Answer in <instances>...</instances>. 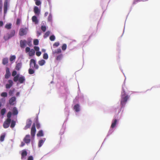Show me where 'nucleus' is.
Instances as JSON below:
<instances>
[{"label": "nucleus", "mask_w": 160, "mask_h": 160, "mask_svg": "<svg viewBox=\"0 0 160 160\" xmlns=\"http://www.w3.org/2000/svg\"><path fill=\"white\" fill-rule=\"evenodd\" d=\"M3 24V22L2 21H0V27H2Z\"/></svg>", "instance_id": "nucleus-56"}, {"label": "nucleus", "mask_w": 160, "mask_h": 160, "mask_svg": "<svg viewBox=\"0 0 160 160\" xmlns=\"http://www.w3.org/2000/svg\"><path fill=\"white\" fill-rule=\"evenodd\" d=\"M13 114L14 115H17L18 113V110L16 107H14L12 109Z\"/></svg>", "instance_id": "nucleus-23"}, {"label": "nucleus", "mask_w": 160, "mask_h": 160, "mask_svg": "<svg viewBox=\"0 0 160 160\" xmlns=\"http://www.w3.org/2000/svg\"><path fill=\"white\" fill-rule=\"evenodd\" d=\"M7 93L6 92H2L1 94V96L2 97H6L7 96Z\"/></svg>", "instance_id": "nucleus-32"}, {"label": "nucleus", "mask_w": 160, "mask_h": 160, "mask_svg": "<svg viewBox=\"0 0 160 160\" xmlns=\"http://www.w3.org/2000/svg\"><path fill=\"white\" fill-rule=\"evenodd\" d=\"M43 58L45 59H47L48 58V56L47 53H44L43 55Z\"/></svg>", "instance_id": "nucleus-36"}, {"label": "nucleus", "mask_w": 160, "mask_h": 160, "mask_svg": "<svg viewBox=\"0 0 160 160\" xmlns=\"http://www.w3.org/2000/svg\"><path fill=\"white\" fill-rule=\"evenodd\" d=\"M16 58V57L15 55H13L11 56L10 58V61H12L13 60H15Z\"/></svg>", "instance_id": "nucleus-42"}, {"label": "nucleus", "mask_w": 160, "mask_h": 160, "mask_svg": "<svg viewBox=\"0 0 160 160\" xmlns=\"http://www.w3.org/2000/svg\"><path fill=\"white\" fill-rule=\"evenodd\" d=\"M33 64L34 68L36 69H38L39 68V66L36 63V61L33 59H32L30 60V66L31 67L32 65Z\"/></svg>", "instance_id": "nucleus-6"}, {"label": "nucleus", "mask_w": 160, "mask_h": 160, "mask_svg": "<svg viewBox=\"0 0 160 160\" xmlns=\"http://www.w3.org/2000/svg\"><path fill=\"white\" fill-rule=\"evenodd\" d=\"M36 132L35 124L34 123L32 124L31 131V135L32 137H34L35 136Z\"/></svg>", "instance_id": "nucleus-8"}, {"label": "nucleus", "mask_w": 160, "mask_h": 160, "mask_svg": "<svg viewBox=\"0 0 160 160\" xmlns=\"http://www.w3.org/2000/svg\"><path fill=\"white\" fill-rule=\"evenodd\" d=\"M19 92H18L17 93L16 95H17H17H19Z\"/></svg>", "instance_id": "nucleus-61"}, {"label": "nucleus", "mask_w": 160, "mask_h": 160, "mask_svg": "<svg viewBox=\"0 0 160 160\" xmlns=\"http://www.w3.org/2000/svg\"><path fill=\"white\" fill-rule=\"evenodd\" d=\"M37 34L38 35V36H39L41 34V32L39 31H37Z\"/></svg>", "instance_id": "nucleus-58"}, {"label": "nucleus", "mask_w": 160, "mask_h": 160, "mask_svg": "<svg viewBox=\"0 0 160 160\" xmlns=\"http://www.w3.org/2000/svg\"><path fill=\"white\" fill-rule=\"evenodd\" d=\"M11 122V119L7 118L4 122L3 124V127L4 128H8L10 125Z\"/></svg>", "instance_id": "nucleus-7"}, {"label": "nucleus", "mask_w": 160, "mask_h": 160, "mask_svg": "<svg viewBox=\"0 0 160 160\" xmlns=\"http://www.w3.org/2000/svg\"><path fill=\"white\" fill-rule=\"evenodd\" d=\"M15 34V31L14 30H11L7 35L4 36V38L5 40H7L11 38L14 36Z\"/></svg>", "instance_id": "nucleus-4"}, {"label": "nucleus", "mask_w": 160, "mask_h": 160, "mask_svg": "<svg viewBox=\"0 0 160 160\" xmlns=\"http://www.w3.org/2000/svg\"><path fill=\"white\" fill-rule=\"evenodd\" d=\"M2 0H0V13H1L2 11Z\"/></svg>", "instance_id": "nucleus-41"}, {"label": "nucleus", "mask_w": 160, "mask_h": 160, "mask_svg": "<svg viewBox=\"0 0 160 160\" xmlns=\"http://www.w3.org/2000/svg\"><path fill=\"white\" fill-rule=\"evenodd\" d=\"M41 29L43 32H44L46 31V27L44 26H42L41 27Z\"/></svg>", "instance_id": "nucleus-43"}, {"label": "nucleus", "mask_w": 160, "mask_h": 160, "mask_svg": "<svg viewBox=\"0 0 160 160\" xmlns=\"http://www.w3.org/2000/svg\"><path fill=\"white\" fill-rule=\"evenodd\" d=\"M50 32L49 31H47L44 35L43 37L44 38H46L48 37L50 34Z\"/></svg>", "instance_id": "nucleus-30"}, {"label": "nucleus", "mask_w": 160, "mask_h": 160, "mask_svg": "<svg viewBox=\"0 0 160 160\" xmlns=\"http://www.w3.org/2000/svg\"><path fill=\"white\" fill-rule=\"evenodd\" d=\"M28 160H33V158L32 156H30L28 157Z\"/></svg>", "instance_id": "nucleus-55"}, {"label": "nucleus", "mask_w": 160, "mask_h": 160, "mask_svg": "<svg viewBox=\"0 0 160 160\" xmlns=\"http://www.w3.org/2000/svg\"><path fill=\"white\" fill-rule=\"evenodd\" d=\"M44 141L42 140L41 139L40 140L38 144V146L39 147H40L42 145V144L44 142Z\"/></svg>", "instance_id": "nucleus-33"}, {"label": "nucleus", "mask_w": 160, "mask_h": 160, "mask_svg": "<svg viewBox=\"0 0 160 160\" xmlns=\"http://www.w3.org/2000/svg\"><path fill=\"white\" fill-rule=\"evenodd\" d=\"M28 31V28H21L20 29L19 34L20 36H23L27 34Z\"/></svg>", "instance_id": "nucleus-5"}, {"label": "nucleus", "mask_w": 160, "mask_h": 160, "mask_svg": "<svg viewBox=\"0 0 160 160\" xmlns=\"http://www.w3.org/2000/svg\"><path fill=\"white\" fill-rule=\"evenodd\" d=\"M21 20L19 18H17L16 21V24L19 25L20 23Z\"/></svg>", "instance_id": "nucleus-50"}, {"label": "nucleus", "mask_w": 160, "mask_h": 160, "mask_svg": "<svg viewBox=\"0 0 160 160\" xmlns=\"http://www.w3.org/2000/svg\"><path fill=\"white\" fill-rule=\"evenodd\" d=\"M45 61L43 59H42L39 61L38 62V64L40 66L43 65L45 63Z\"/></svg>", "instance_id": "nucleus-19"}, {"label": "nucleus", "mask_w": 160, "mask_h": 160, "mask_svg": "<svg viewBox=\"0 0 160 160\" xmlns=\"http://www.w3.org/2000/svg\"><path fill=\"white\" fill-rule=\"evenodd\" d=\"M8 62V58H5L2 60V63L3 65H5L7 64Z\"/></svg>", "instance_id": "nucleus-26"}, {"label": "nucleus", "mask_w": 160, "mask_h": 160, "mask_svg": "<svg viewBox=\"0 0 160 160\" xmlns=\"http://www.w3.org/2000/svg\"><path fill=\"white\" fill-rule=\"evenodd\" d=\"M36 127L37 129H39L40 127V125L38 122L36 123Z\"/></svg>", "instance_id": "nucleus-54"}, {"label": "nucleus", "mask_w": 160, "mask_h": 160, "mask_svg": "<svg viewBox=\"0 0 160 160\" xmlns=\"http://www.w3.org/2000/svg\"><path fill=\"white\" fill-rule=\"evenodd\" d=\"M32 20L33 22H34L36 24H37L38 22L37 17L35 16H33L32 17Z\"/></svg>", "instance_id": "nucleus-20"}, {"label": "nucleus", "mask_w": 160, "mask_h": 160, "mask_svg": "<svg viewBox=\"0 0 160 160\" xmlns=\"http://www.w3.org/2000/svg\"><path fill=\"white\" fill-rule=\"evenodd\" d=\"M55 37L54 35H51L49 38L50 40L51 41H54L55 40Z\"/></svg>", "instance_id": "nucleus-40"}, {"label": "nucleus", "mask_w": 160, "mask_h": 160, "mask_svg": "<svg viewBox=\"0 0 160 160\" xmlns=\"http://www.w3.org/2000/svg\"><path fill=\"white\" fill-rule=\"evenodd\" d=\"M27 152L26 150H22L21 153V159H22L24 158L25 157L27 156Z\"/></svg>", "instance_id": "nucleus-15"}, {"label": "nucleus", "mask_w": 160, "mask_h": 160, "mask_svg": "<svg viewBox=\"0 0 160 160\" xmlns=\"http://www.w3.org/2000/svg\"><path fill=\"white\" fill-rule=\"evenodd\" d=\"M16 100V98L15 97L11 98L9 100V104L11 105H13L15 104L14 102H15Z\"/></svg>", "instance_id": "nucleus-14"}, {"label": "nucleus", "mask_w": 160, "mask_h": 160, "mask_svg": "<svg viewBox=\"0 0 160 160\" xmlns=\"http://www.w3.org/2000/svg\"><path fill=\"white\" fill-rule=\"evenodd\" d=\"M48 14V12H46L45 13L44 16H47Z\"/></svg>", "instance_id": "nucleus-59"}, {"label": "nucleus", "mask_w": 160, "mask_h": 160, "mask_svg": "<svg viewBox=\"0 0 160 160\" xmlns=\"http://www.w3.org/2000/svg\"><path fill=\"white\" fill-rule=\"evenodd\" d=\"M35 51L33 49H32L29 52V55L30 56H32L35 54Z\"/></svg>", "instance_id": "nucleus-22"}, {"label": "nucleus", "mask_w": 160, "mask_h": 160, "mask_svg": "<svg viewBox=\"0 0 160 160\" xmlns=\"http://www.w3.org/2000/svg\"><path fill=\"white\" fill-rule=\"evenodd\" d=\"M117 120L116 119H115L114 120V121L112 122L111 125V127L112 128H114L117 124Z\"/></svg>", "instance_id": "nucleus-24"}, {"label": "nucleus", "mask_w": 160, "mask_h": 160, "mask_svg": "<svg viewBox=\"0 0 160 160\" xmlns=\"http://www.w3.org/2000/svg\"><path fill=\"white\" fill-rule=\"evenodd\" d=\"M12 113L11 112H9L7 114V117L8 118H7L10 119V118L11 116Z\"/></svg>", "instance_id": "nucleus-44"}, {"label": "nucleus", "mask_w": 160, "mask_h": 160, "mask_svg": "<svg viewBox=\"0 0 160 160\" xmlns=\"http://www.w3.org/2000/svg\"><path fill=\"white\" fill-rule=\"evenodd\" d=\"M13 81L14 82H17L18 80L19 82L20 83H22L25 81V78L24 77L22 76L19 77V74L17 75L14 77L13 79Z\"/></svg>", "instance_id": "nucleus-3"}, {"label": "nucleus", "mask_w": 160, "mask_h": 160, "mask_svg": "<svg viewBox=\"0 0 160 160\" xmlns=\"http://www.w3.org/2000/svg\"><path fill=\"white\" fill-rule=\"evenodd\" d=\"M11 123L10 125V127L11 128H13L15 125L16 122L13 120H12V121H11Z\"/></svg>", "instance_id": "nucleus-28"}, {"label": "nucleus", "mask_w": 160, "mask_h": 160, "mask_svg": "<svg viewBox=\"0 0 160 160\" xmlns=\"http://www.w3.org/2000/svg\"><path fill=\"white\" fill-rule=\"evenodd\" d=\"M6 112V109L5 108H2L1 110V114L2 116L4 115Z\"/></svg>", "instance_id": "nucleus-35"}, {"label": "nucleus", "mask_w": 160, "mask_h": 160, "mask_svg": "<svg viewBox=\"0 0 160 160\" xmlns=\"http://www.w3.org/2000/svg\"><path fill=\"white\" fill-rule=\"evenodd\" d=\"M8 5V0H6L4 3L3 11L4 14H6L7 12Z\"/></svg>", "instance_id": "nucleus-9"}, {"label": "nucleus", "mask_w": 160, "mask_h": 160, "mask_svg": "<svg viewBox=\"0 0 160 160\" xmlns=\"http://www.w3.org/2000/svg\"><path fill=\"white\" fill-rule=\"evenodd\" d=\"M23 141L26 144L29 143L31 141L30 136L29 135H26L24 138Z\"/></svg>", "instance_id": "nucleus-10"}, {"label": "nucleus", "mask_w": 160, "mask_h": 160, "mask_svg": "<svg viewBox=\"0 0 160 160\" xmlns=\"http://www.w3.org/2000/svg\"><path fill=\"white\" fill-rule=\"evenodd\" d=\"M52 54L54 57L56 58V60L60 59V48H54L52 50Z\"/></svg>", "instance_id": "nucleus-2"}, {"label": "nucleus", "mask_w": 160, "mask_h": 160, "mask_svg": "<svg viewBox=\"0 0 160 160\" xmlns=\"http://www.w3.org/2000/svg\"><path fill=\"white\" fill-rule=\"evenodd\" d=\"M67 46L66 44H63L62 46V50L65 51L67 48Z\"/></svg>", "instance_id": "nucleus-38"}, {"label": "nucleus", "mask_w": 160, "mask_h": 160, "mask_svg": "<svg viewBox=\"0 0 160 160\" xmlns=\"http://www.w3.org/2000/svg\"><path fill=\"white\" fill-rule=\"evenodd\" d=\"M5 137V135L3 134L1 135L0 137V141L1 142H2L4 141Z\"/></svg>", "instance_id": "nucleus-37"}, {"label": "nucleus", "mask_w": 160, "mask_h": 160, "mask_svg": "<svg viewBox=\"0 0 160 160\" xmlns=\"http://www.w3.org/2000/svg\"><path fill=\"white\" fill-rule=\"evenodd\" d=\"M9 84H7L6 85V88L7 89L10 88L13 85V82L12 80H9L8 81Z\"/></svg>", "instance_id": "nucleus-13"}, {"label": "nucleus", "mask_w": 160, "mask_h": 160, "mask_svg": "<svg viewBox=\"0 0 160 160\" xmlns=\"http://www.w3.org/2000/svg\"><path fill=\"white\" fill-rule=\"evenodd\" d=\"M11 26L12 24L10 23L8 24H6L5 26V28L8 29H9L11 28Z\"/></svg>", "instance_id": "nucleus-27"}, {"label": "nucleus", "mask_w": 160, "mask_h": 160, "mask_svg": "<svg viewBox=\"0 0 160 160\" xmlns=\"http://www.w3.org/2000/svg\"><path fill=\"white\" fill-rule=\"evenodd\" d=\"M14 92V89L13 90H10L9 92V94L10 96H12L13 92Z\"/></svg>", "instance_id": "nucleus-46"}, {"label": "nucleus", "mask_w": 160, "mask_h": 160, "mask_svg": "<svg viewBox=\"0 0 160 160\" xmlns=\"http://www.w3.org/2000/svg\"><path fill=\"white\" fill-rule=\"evenodd\" d=\"M24 145H25V143L23 142H21L20 146L21 147H22Z\"/></svg>", "instance_id": "nucleus-57"}, {"label": "nucleus", "mask_w": 160, "mask_h": 160, "mask_svg": "<svg viewBox=\"0 0 160 160\" xmlns=\"http://www.w3.org/2000/svg\"><path fill=\"white\" fill-rule=\"evenodd\" d=\"M32 124V121L30 120H29L27 123L25 127V129H26L29 128Z\"/></svg>", "instance_id": "nucleus-16"}, {"label": "nucleus", "mask_w": 160, "mask_h": 160, "mask_svg": "<svg viewBox=\"0 0 160 160\" xmlns=\"http://www.w3.org/2000/svg\"><path fill=\"white\" fill-rule=\"evenodd\" d=\"M22 66V64L21 63H19L17 64L16 67L15 69L17 70H19L21 68Z\"/></svg>", "instance_id": "nucleus-21"}, {"label": "nucleus", "mask_w": 160, "mask_h": 160, "mask_svg": "<svg viewBox=\"0 0 160 160\" xmlns=\"http://www.w3.org/2000/svg\"><path fill=\"white\" fill-rule=\"evenodd\" d=\"M34 12L36 14H39L40 13V11L38 7L35 6L34 8Z\"/></svg>", "instance_id": "nucleus-18"}, {"label": "nucleus", "mask_w": 160, "mask_h": 160, "mask_svg": "<svg viewBox=\"0 0 160 160\" xmlns=\"http://www.w3.org/2000/svg\"><path fill=\"white\" fill-rule=\"evenodd\" d=\"M27 44L29 46L31 47L32 45L31 40H29L28 42H27Z\"/></svg>", "instance_id": "nucleus-45"}, {"label": "nucleus", "mask_w": 160, "mask_h": 160, "mask_svg": "<svg viewBox=\"0 0 160 160\" xmlns=\"http://www.w3.org/2000/svg\"><path fill=\"white\" fill-rule=\"evenodd\" d=\"M59 45V42H55L53 44V48H56Z\"/></svg>", "instance_id": "nucleus-31"}, {"label": "nucleus", "mask_w": 160, "mask_h": 160, "mask_svg": "<svg viewBox=\"0 0 160 160\" xmlns=\"http://www.w3.org/2000/svg\"><path fill=\"white\" fill-rule=\"evenodd\" d=\"M37 6L41 5V2L39 0H34Z\"/></svg>", "instance_id": "nucleus-34"}, {"label": "nucleus", "mask_w": 160, "mask_h": 160, "mask_svg": "<svg viewBox=\"0 0 160 160\" xmlns=\"http://www.w3.org/2000/svg\"><path fill=\"white\" fill-rule=\"evenodd\" d=\"M35 71L34 70L32 69V68H29L28 69V73L30 74H32L34 73Z\"/></svg>", "instance_id": "nucleus-29"}, {"label": "nucleus", "mask_w": 160, "mask_h": 160, "mask_svg": "<svg viewBox=\"0 0 160 160\" xmlns=\"http://www.w3.org/2000/svg\"><path fill=\"white\" fill-rule=\"evenodd\" d=\"M140 1H144V0H134L133 2V4H136L138 2H139Z\"/></svg>", "instance_id": "nucleus-49"}, {"label": "nucleus", "mask_w": 160, "mask_h": 160, "mask_svg": "<svg viewBox=\"0 0 160 160\" xmlns=\"http://www.w3.org/2000/svg\"><path fill=\"white\" fill-rule=\"evenodd\" d=\"M129 98V96L128 95L125 94L124 91H123V92L122 93L120 102L122 107H123L125 105Z\"/></svg>", "instance_id": "nucleus-1"}, {"label": "nucleus", "mask_w": 160, "mask_h": 160, "mask_svg": "<svg viewBox=\"0 0 160 160\" xmlns=\"http://www.w3.org/2000/svg\"><path fill=\"white\" fill-rule=\"evenodd\" d=\"M38 137H42L43 136V131L42 130H40L37 134Z\"/></svg>", "instance_id": "nucleus-25"}, {"label": "nucleus", "mask_w": 160, "mask_h": 160, "mask_svg": "<svg viewBox=\"0 0 160 160\" xmlns=\"http://www.w3.org/2000/svg\"><path fill=\"white\" fill-rule=\"evenodd\" d=\"M27 43V41L26 40H21L20 41V46L21 48H24L25 47Z\"/></svg>", "instance_id": "nucleus-11"}, {"label": "nucleus", "mask_w": 160, "mask_h": 160, "mask_svg": "<svg viewBox=\"0 0 160 160\" xmlns=\"http://www.w3.org/2000/svg\"><path fill=\"white\" fill-rule=\"evenodd\" d=\"M11 76V73L9 71V69L7 67L6 68V73L5 75V77L6 78H8Z\"/></svg>", "instance_id": "nucleus-12"}, {"label": "nucleus", "mask_w": 160, "mask_h": 160, "mask_svg": "<svg viewBox=\"0 0 160 160\" xmlns=\"http://www.w3.org/2000/svg\"><path fill=\"white\" fill-rule=\"evenodd\" d=\"M34 48L35 50L36 51H38L39 50V47L38 46H34Z\"/></svg>", "instance_id": "nucleus-51"}, {"label": "nucleus", "mask_w": 160, "mask_h": 160, "mask_svg": "<svg viewBox=\"0 0 160 160\" xmlns=\"http://www.w3.org/2000/svg\"><path fill=\"white\" fill-rule=\"evenodd\" d=\"M74 109L76 112H78L80 111V106L78 104H77L74 107Z\"/></svg>", "instance_id": "nucleus-17"}, {"label": "nucleus", "mask_w": 160, "mask_h": 160, "mask_svg": "<svg viewBox=\"0 0 160 160\" xmlns=\"http://www.w3.org/2000/svg\"><path fill=\"white\" fill-rule=\"evenodd\" d=\"M38 40L37 39H35L33 41V44L35 45H37L38 44Z\"/></svg>", "instance_id": "nucleus-39"}, {"label": "nucleus", "mask_w": 160, "mask_h": 160, "mask_svg": "<svg viewBox=\"0 0 160 160\" xmlns=\"http://www.w3.org/2000/svg\"><path fill=\"white\" fill-rule=\"evenodd\" d=\"M30 48L28 47H27L25 49V51L26 52H29L30 51Z\"/></svg>", "instance_id": "nucleus-52"}, {"label": "nucleus", "mask_w": 160, "mask_h": 160, "mask_svg": "<svg viewBox=\"0 0 160 160\" xmlns=\"http://www.w3.org/2000/svg\"><path fill=\"white\" fill-rule=\"evenodd\" d=\"M41 54V52L40 51H38L36 52V55L37 56H40Z\"/></svg>", "instance_id": "nucleus-53"}, {"label": "nucleus", "mask_w": 160, "mask_h": 160, "mask_svg": "<svg viewBox=\"0 0 160 160\" xmlns=\"http://www.w3.org/2000/svg\"><path fill=\"white\" fill-rule=\"evenodd\" d=\"M52 19V16L51 14H50L48 18V21L51 22Z\"/></svg>", "instance_id": "nucleus-48"}, {"label": "nucleus", "mask_w": 160, "mask_h": 160, "mask_svg": "<svg viewBox=\"0 0 160 160\" xmlns=\"http://www.w3.org/2000/svg\"><path fill=\"white\" fill-rule=\"evenodd\" d=\"M17 72L16 71H13L12 73V76L14 77L17 75Z\"/></svg>", "instance_id": "nucleus-47"}, {"label": "nucleus", "mask_w": 160, "mask_h": 160, "mask_svg": "<svg viewBox=\"0 0 160 160\" xmlns=\"http://www.w3.org/2000/svg\"><path fill=\"white\" fill-rule=\"evenodd\" d=\"M42 51L43 52H45V50L44 49H42Z\"/></svg>", "instance_id": "nucleus-60"}]
</instances>
